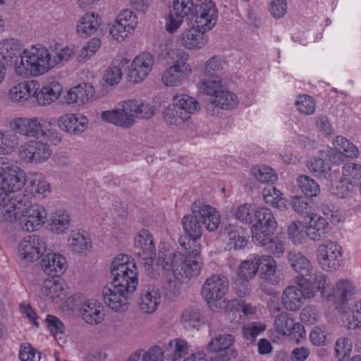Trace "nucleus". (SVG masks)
<instances>
[{"mask_svg": "<svg viewBox=\"0 0 361 361\" xmlns=\"http://www.w3.org/2000/svg\"><path fill=\"white\" fill-rule=\"evenodd\" d=\"M199 218L197 215L192 214L185 216L182 219V225L185 233L192 239L193 242L200 238L202 234V228L199 223Z\"/></svg>", "mask_w": 361, "mask_h": 361, "instance_id": "nucleus-44", "label": "nucleus"}, {"mask_svg": "<svg viewBox=\"0 0 361 361\" xmlns=\"http://www.w3.org/2000/svg\"><path fill=\"white\" fill-rule=\"evenodd\" d=\"M67 247L73 253L85 255L92 249V240L86 233L73 231L67 239Z\"/></svg>", "mask_w": 361, "mask_h": 361, "instance_id": "nucleus-30", "label": "nucleus"}, {"mask_svg": "<svg viewBox=\"0 0 361 361\" xmlns=\"http://www.w3.org/2000/svg\"><path fill=\"white\" fill-rule=\"evenodd\" d=\"M261 244H255L257 246L263 247L268 252L274 254L276 257H281L285 252V245L283 240L279 237L267 235L264 238Z\"/></svg>", "mask_w": 361, "mask_h": 361, "instance_id": "nucleus-52", "label": "nucleus"}, {"mask_svg": "<svg viewBox=\"0 0 361 361\" xmlns=\"http://www.w3.org/2000/svg\"><path fill=\"white\" fill-rule=\"evenodd\" d=\"M118 23L133 33L137 26V17L130 9L121 11L115 19Z\"/></svg>", "mask_w": 361, "mask_h": 361, "instance_id": "nucleus-59", "label": "nucleus"}, {"mask_svg": "<svg viewBox=\"0 0 361 361\" xmlns=\"http://www.w3.org/2000/svg\"><path fill=\"white\" fill-rule=\"evenodd\" d=\"M295 105L297 110L304 115H312L316 109L314 99L308 94L298 95L295 99Z\"/></svg>", "mask_w": 361, "mask_h": 361, "instance_id": "nucleus-54", "label": "nucleus"}, {"mask_svg": "<svg viewBox=\"0 0 361 361\" xmlns=\"http://www.w3.org/2000/svg\"><path fill=\"white\" fill-rule=\"evenodd\" d=\"M88 118L81 113H68L58 118L59 128L67 133L78 135L88 128Z\"/></svg>", "mask_w": 361, "mask_h": 361, "instance_id": "nucleus-22", "label": "nucleus"}, {"mask_svg": "<svg viewBox=\"0 0 361 361\" xmlns=\"http://www.w3.org/2000/svg\"><path fill=\"white\" fill-rule=\"evenodd\" d=\"M18 144L16 133L8 130H0V154H11Z\"/></svg>", "mask_w": 361, "mask_h": 361, "instance_id": "nucleus-46", "label": "nucleus"}, {"mask_svg": "<svg viewBox=\"0 0 361 361\" xmlns=\"http://www.w3.org/2000/svg\"><path fill=\"white\" fill-rule=\"evenodd\" d=\"M274 329L281 336H290L296 343L305 338L303 325L296 322L293 316L286 312H283L276 317Z\"/></svg>", "mask_w": 361, "mask_h": 361, "instance_id": "nucleus-16", "label": "nucleus"}, {"mask_svg": "<svg viewBox=\"0 0 361 361\" xmlns=\"http://www.w3.org/2000/svg\"><path fill=\"white\" fill-rule=\"evenodd\" d=\"M41 292L46 301L57 303L64 294V288L60 281L52 278L44 281Z\"/></svg>", "mask_w": 361, "mask_h": 361, "instance_id": "nucleus-34", "label": "nucleus"}, {"mask_svg": "<svg viewBox=\"0 0 361 361\" xmlns=\"http://www.w3.org/2000/svg\"><path fill=\"white\" fill-rule=\"evenodd\" d=\"M95 89L90 83L83 82L69 89L64 99L68 105L82 106L95 100Z\"/></svg>", "mask_w": 361, "mask_h": 361, "instance_id": "nucleus-20", "label": "nucleus"}, {"mask_svg": "<svg viewBox=\"0 0 361 361\" xmlns=\"http://www.w3.org/2000/svg\"><path fill=\"white\" fill-rule=\"evenodd\" d=\"M288 262L290 267L297 272L310 275L314 267L310 259L298 251H290L287 255Z\"/></svg>", "mask_w": 361, "mask_h": 361, "instance_id": "nucleus-37", "label": "nucleus"}, {"mask_svg": "<svg viewBox=\"0 0 361 361\" xmlns=\"http://www.w3.org/2000/svg\"><path fill=\"white\" fill-rule=\"evenodd\" d=\"M200 0L195 4L192 0H173V8L175 16L184 18L189 15L197 16Z\"/></svg>", "mask_w": 361, "mask_h": 361, "instance_id": "nucleus-42", "label": "nucleus"}, {"mask_svg": "<svg viewBox=\"0 0 361 361\" xmlns=\"http://www.w3.org/2000/svg\"><path fill=\"white\" fill-rule=\"evenodd\" d=\"M335 155L336 152L333 149L319 150L308 160L307 167L316 177L326 179L331 183L334 179V174L331 172L328 159L331 160Z\"/></svg>", "mask_w": 361, "mask_h": 361, "instance_id": "nucleus-17", "label": "nucleus"}, {"mask_svg": "<svg viewBox=\"0 0 361 361\" xmlns=\"http://www.w3.org/2000/svg\"><path fill=\"white\" fill-rule=\"evenodd\" d=\"M154 65V57L149 52L137 54L132 61L128 68V77L133 83H140L145 80Z\"/></svg>", "mask_w": 361, "mask_h": 361, "instance_id": "nucleus-18", "label": "nucleus"}, {"mask_svg": "<svg viewBox=\"0 0 361 361\" xmlns=\"http://www.w3.org/2000/svg\"><path fill=\"white\" fill-rule=\"evenodd\" d=\"M228 289L227 279L221 274L208 278L202 287V295L212 310L223 309L227 305L226 294Z\"/></svg>", "mask_w": 361, "mask_h": 361, "instance_id": "nucleus-10", "label": "nucleus"}, {"mask_svg": "<svg viewBox=\"0 0 361 361\" xmlns=\"http://www.w3.org/2000/svg\"><path fill=\"white\" fill-rule=\"evenodd\" d=\"M191 211L209 231H214L219 228L221 215L214 207L201 202H195L191 206Z\"/></svg>", "mask_w": 361, "mask_h": 361, "instance_id": "nucleus-21", "label": "nucleus"}, {"mask_svg": "<svg viewBox=\"0 0 361 361\" xmlns=\"http://www.w3.org/2000/svg\"><path fill=\"white\" fill-rule=\"evenodd\" d=\"M180 245L186 250L185 254L175 252L165 255L159 252V262L164 269L171 270L175 279L188 282L197 276L203 267L201 245L193 242V247L190 245L188 250L185 242L180 241Z\"/></svg>", "mask_w": 361, "mask_h": 361, "instance_id": "nucleus-3", "label": "nucleus"}, {"mask_svg": "<svg viewBox=\"0 0 361 361\" xmlns=\"http://www.w3.org/2000/svg\"><path fill=\"white\" fill-rule=\"evenodd\" d=\"M255 264L260 277L267 282L276 285L280 282L277 276V262L270 255H255Z\"/></svg>", "mask_w": 361, "mask_h": 361, "instance_id": "nucleus-24", "label": "nucleus"}, {"mask_svg": "<svg viewBox=\"0 0 361 361\" xmlns=\"http://www.w3.org/2000/svg\"><path fill=\"white\" fill-rule=\"evenodd\" d=\"M255 223L251 226L252 240L261 244L267 235H272L278 224L273 212L267 207H260L255 211Z\"/></svg>", "mask_w": 361, "mask_h": 361, "instance_id": "nucleus-11", "label": "nucleus"}, {"mask_svg": "<svg viewBox=\"0 0 361 361\" xmlns=\"http://www.w3.org/2000/svg\"><path fill=\"white\" fill-rule=\"evenodd\" d=\"M264 202L274 208L281 211L288 209L287 200L283 197V193L273 185L265 187L262 192Z\"/></svg>", "mask_w": 361, "mask_h": 361, "instance_id": "nucleus-35", "label": "nucleus"}, {"mask_svg": "<svg viewBox=\"0 0 361 361\" xmlns=\"http://www.w3.org/2000/svg\"><path fill=\"white\" fill-rule=\"evenodd\" d=\"M161 302V293L154 286H148L143 289L139 298L140 310L145 314L154 312Z\"/></svg>", "mask_w": 361, "mask_h": 361, "instance_id": "nucleus-27", "label": "nucleus"}, {"mask_svg": "<svg viewBox=\"0 0 361 361\" xmlns=\"http://www.w3.org/2000/svg\"><path fill=\"white\" fill-rule=\"evenodd\" d=\"M101 118L104 122L124 129L131 128L135 123V118L130 99L119 103L114 109L103 111Z\"/></svg>", "mask_w": 361, "mask_h": 361, "instance_id": "nucleus-14", "label": "nucleus"}, {"mask_svg": "<svg viewBox=\"0 0 361 361\" xmlns=\"http://www.w3.org/2000/svg\"><path fill=\"white\" fill-rule=\"evenodd\" d=\"M251 173L262 183H274L278 179L277 173L268 166L258 165L252 168Z\"/></svg>", "mask_w": 361, "mask_h": 361, "instance_id": "nucleus-49", "label": "nucleus"}, {"mask_svg": "<svg viewBox=\"0 0 361 361\" xmlns=\"http://www.w3.org/2000/svg\"><path fill=\"white\" fill-rule=\"evenodd\" d=\"M44 271L53 278L62 275L67 269L66 258L55 252L48 253L42 261Z\"/></svg>", "mask_w": 361, "mask_h": 361, "instance_id": "nucleus-29", "label": "nucleus"}, {"mask_svg": "<svg viewBox=\"0 0 361 361\" xmlns=\"http://www.w3.org/2000/svg\"><path fill=\"white\" fill-rule=\"evenodd\" d=\"M223 89L221 81L216 79H203L200 82V90L212 100Z\"/></svg>", "mask_w": 361, "mask_h": 361, "instance_id": "nucleus-57", "label": "nucleus"}, {"mask_svg": "<svg viewBox=\"0 0 361 361\" xmlns=\"http://www.w3.org/2000/svg\"><path fill=\"white\" fill-rule=\"evenodd\" d=\"M200 109L196 99L186 94H178L173 97V104L164 111V118L169 125L180 127Z\"/></svg>", "mask_w": 361, "mask_h": 361, "instance_id": "nucleus-8", "label": "nucleus"}, {"mask_svg": "<svg viewBox=\"0 0 361 361\" xmlns=\"http://www.w3.org/2000/svg\"><path fill=\"white\" fill-rule=\"evenodd\" d=\"M351 320L348 325V329H361V298L356 300L350 307Z\"/></svg>", "mask_w": 361, "mask_h": 361, "instance_id": "nucleus-64", "label": "nucleus"}, {"mask_svg": "<svg viewBox=\"0 0 361 361\" xmlns=\"http://www.w3.org/2000/svg\"><path fill=\"white\" fill-rule=\"evenodd\" d=\"M22 47L20 42L16 39H4L0 41V56L6 63H12L20 60Z\"/></svg>", "mask_w": 361, "mask_h": 361, "instance_id": "nucleus-32", "label": "nucleus"}, {"mask_svg": "<svg viewBox=\"0 0 361 361\" xmlns=\"http://www.w3.org/2000/svg\"><path fill=\"white\" fill-rule=\"evenodd\" d=\"M342 178L348 185H356L361 180V164L353 162L342 167Z\"/></svg>", "mask_w": 361, "mask_h": 361, "instance_id": "nucleus-50", "label": "nucleus"}, {"mask_svg": "<svg viewBox=\"0 0 361 361\" xmlns=\"http://www.w3.org/2000/svg\"><path fill=\"white\" fill-rule=\"evenodd\" d=\"M197 6L196 25L185 29L177 37L180 45L188 50L197 51L208 43L207 32L212 30L217 21L218 11L212 0H200Z\"/></svg>", "mask_w": 361, "mask_h": 361, "instance_id": "nucleus-2", "label": "nucleus"}, {"mask_svg": "<svg viewBox=\"0 0 361 361\" xmlns=\"http://www.w3.org/2000/svg\"><path fill=\"white\" fill-rule=\"evenodd\" d=\"M255 264V256L241 262L238 267V278L243 281H249L252 279L257 272Z\"/></svg>", "mask_w": 361, "mask_h": 361, "instance_id": "nucleus-55", "label": "nucleus"}, {"mask_svg": "<svg viewBox=\"0 0 361 361\" xmlns=\"http://www.w3.org/2000/svg\"><path fill=\"white\" fill-rule=\"evenodd\" d=\"M112 283L133 293L138 284V270L134 260L127 255H118L111 264Z\"/></svg>", "mask_w": 361, "mask_h": 361, "instance_id": "nucleus-7", "label": "nucleus"}, {"mask_svg": "<svg viewBox=\"0 0 361 361\" xmlns=\"http://www.w3.org/2000/svg\"><path fill=\"white\" fill-rule=\"evenodd\" d=\"M168 348L172 361H180L188 352V343L180 338H175L169 341Z\"/></svg>", "mask_w": 361, "mask_h": 361, "instance_id": "nucleus-53", "label": "nucleus"}, {"mask_svg": "<svg viewBox=\"0 0 361 361\" xmlns=\"http://www.w3.org/2000/svg\"><path fill=\"white\" fill-rule=\"evenodd\" d=\"M307 238L312 241L324 239L329 231L328 221L322 216L312 214L305 225Z\"/></svg>", "mask_w": 361, "mask_h": 361, "instance_id": "nucleus-25", "label": "nucleus"}, {"mask_svg": "<svg viewBox=\"0 0 361 361\" xmlns=\"http://www.w3.org/2000/svg\"><path fill=\"white\" fill-rule=\"evenodd\" d=\"M75 46L68 45L61 49L51 52V62L52 69L61 68L67 64L75 55Z\"/></svg>", "mask_w": 361, "mask_h": 361, "instance_id": "nucleus-41", "label": "nucleus"}, {"mask_svg": "<svg viewBox=\"0 0 361 361\" xmlns=\"http://www.w3.org/2000/svg\"><path fill=\"white\" fill-rule=\"evenodd\" d=\"M51 125V121L44 117L16 118L11 123L12 129L18 134L36 138L41 137L57 145L61 141V136L57 130L47 128Z\"/></svg>", "mask_w": 361, "mask_h": 361, "instance_id": "nucleus-5", "label": "nucleus"}, {"mask_svg": "<svg viewBox=\"0 0 361 361\" xmlns=\"http://www.w3.org/2000/svg\"><path fill=\"white\" fill-rule=\"evenodd\" d=\"M135 122L137 119H149L155 114V106L145 101L130 99Z\"/></svg>", "mask_w": 361, "mask_h": 361, "instance_id": "nucleus-43", "label": "nucleus"}, {"mask_svg": "<svg viewBox=\"0 0 361 361\" xmlns=\"http://www.w3.org/2000/svg\"><path fill=\"white\" fill-rule=\"evenodd\" d=\"M181 324L186 329L198 328L200 325V314L197 310L186 309L181 315Z\"/></svg>", "mask_w": 361, "mask_h": 361, "instance_id": "nucleus-58", "label": "nucleus"}, {"mask_svg": "<svg viewBox=\"0 0 361 361\" xmlns=\"http://www.w3.org/2000/svg\"><path fill=\"white\" fill-rule=\"evenodd\" d=\"M80 317L87 324L97 325L104 319V307L94 300H84L78 309Z\"/></svg>", "mask_w": 361, "mask_h": 361, "instance_id": "nucleus-23", "label": "nucleus"}, {"mask_svg": "<svg viewBox=\"0 0 361 361\" xmlns=\"http://www.w3.org/2000/svg\"><path fill=\"white\" fill-rule=\"evenodd\" d=\"M297 184L303 194L307 197H314L319 195L320 187L312 178L301 175L297 178Z\"/></svg>", "mask_w": 361, "mask_h": 361, "instance_id": "nucleus-47", "label": "nucleus"}, {"mask_svg": "<svg viewBox=\"0 0 361 361\" xmlns=\"http://www.w3.org/2000/svg\"><path fill=\"white\" fill-rule=\"evenodd\" d=\"M133 33L128 30L125 27L118 23L116 20L111 24L109 28L110 39L116 42H123L129 35Z\"/></svg>", "mask_w": 361, "mask_h": 361, "instance_id": "nucleus-63", "label": "nucleus"}, {"mask_svg": "<svg viewBox=\"0 0 361 361\" xmlns=\"http://www.w3.org/2000/svg\"><path fill=\"white\" fill-rule=\"evenodd\" d=\"M295 285L287 286L283 291L281 301L284 307L289 311H297L307 299L316 295V290L310 286V280L303 276H296Z\"/></svg>", "mask_w": 361, "mask_h": 361, "instance_id": "nucleus-9", "label": "nucleus"}, {"mask_svg": "<svg viewBox=\"0 0 361 361\" xmlns=\"http://www.w3.org/2000/svg\"><path fill=\"white\" fill-rule=\"evenodd\" d=\"M188 54L182 49H171L167 52L169 66L164 71L162 82L168 87H176L184 82L192 73L188 63Z\"/></svg>", "mask_w": 361, "mask_h": 361, "instance_id": "nucleus-6", "label": "nucleus"}, {"mask_svg": "<svg viewBox=\"0 0 361 361\" xmlns=\"http://www.w3.org/2000/svg\"><path fill=\"white\" fill-rule=\"evenodd\" d=\"M52 70L51 51L41 44L24 49L14 64L16 74L22 78L39 77Z\"/></svg>", "mask_w": 361, "mask_h": 361, "instance_id": "nucleus-4", "label": "nucleus"}, {"mask_svg": "<svg viewBox=\"0 0 361 361\" xmlns=\"http://www.w3.org/2000/svg\"><path fill=\"white\" fill-rule=\"evenodd\" d=\"M132 292L111 283L102 289L103 300L111 310L117 312H123L128 310L129 305V294Z\"/></svg>", "mask_w": 361, "mask_h": 361, "instance_id": "nucleus-19", "label": "nucleus"}, {"mask_svg": "<svg viewBox=\"0 0 361 361\" xmlns=\"http://www.w3.org/2000/svg\"><path fill=\"white\" fill-rule=\"evenodd\" d=\"M228 244L235 250L244 248L247 243V235L240 226L229 224L226 227Z\"/></svg>", "mask_w": 361, "mask_h": 361, "instance_id": "nucleus-36", "label": "nucleus"}, {"mask_svg": "<svg viewBox=\"0 0 361 361\" xmlns=\"http://www.w3.org/2000/svg\"><path fill=\"white\" fill-rule=\"evenodd\" d=\"M18 154L24 163L41 164L50 158L51 149L46 142L30 140L19 146Z\"/></svg>", "mask_w": 361, "mask_h": 361, "instance_id": "nucleus-13", "label": "nucleus"}, {"mask_svg": "<svg viewBox=\"0 0 361 361\" xmlns=\"http://www.w3.org/2000/svg\"><path fill=\"white\" fill-rule=\"evenodd\" d=\"M47 251V243L38 235H29L22 238L18 245V255L25 262L39 259Z\"/></svg>", "mask_w": 361, "mask_h": 361, "instance_id": "nucleus-15", "label": "nucleus"}, {"mask_svg": "<svg viewBox=\"0 0 361 361\" xmlns=\"http://www.w3.org/2000/svg\"><path fill=\"white\" fill-rule=\"evenodd\" d=\"M287 234L289 239L295 245H301L306 243L307 234L306 228L302 221L298 220L293 221L288 226Z\"/></svg>", "mask_w": 361, "mask_h": 361, "instance_id": "nucleus-45", "label": "nucleus"}, {"mask_svg": "<svg viewBox=\"0 0 361 361\" xmlns=\"http://www.w3.org/2000/svg\"><path fill=\"white\" fill-rule=\"evenodd\" d=\"M255 206L250 203H244L238 205L234 212L236 219L245 224L252 222V214L255 211Z\"/></svg>", "mask_w": 361, "mask_h": 361, "instance_id": "nucleus-61", "label": "nucleus"}, {"mask_svg": "<svg viewBox=\"0 0 361 361\" xmlns=\"http://www.w3.org/2000/svg\"><path fill=\"white\" fill-rule=\"evenodd\" d=\"M355 293V286L348 279H340L335 283L332 291L329 292L330 300H338L345 301Z\"/></svg>", "mask_w": 361, "mask_h": 361, "instance_id": "nucleus-39", "label": "nucleus"}, {"mask_svg": "<svg viewBox=\"0 0 361 361\" xmlns=\"http://www.w3.org/2000/svg\"><path fill=\"white\" fill-rule=\"evenodd\" d=\"M27 181L25 172L17 161L0 157V209L9 222L19 221L20 228L26 232L39 230L45 224L47 213L39 204H31L30 197L25 194L12 195L20 190Z\"/></svg>", "mask_w": 361, "mask_h": 361, "instance_id": "nucleus-1", "label": "nucleus"}, {"mask_svg": "<svg viewBox=\"0 0 361 361\" xmlns=\"http://www.w3.org/2000/svg\"><path fill=\"white\" fill-rule=\"evenodd\" d=\"M35 81L23 82L13 86L8 91V98L13 102L22 103L33 97L35 86Z\"/></svg>", "mask_w": 361, "mask_h": 361, "instance_id": "nucleus-33", "label": "nucleus"}, {"mask_svg": "<svg viewBox=\"0 0 361 361\" xmlns=\"http://www.w3.org/2000/svg\"><path fill=\"white\" fill-rule=\"evenodd\" d=\"M62 90V86L58 82H52L43 86L39 91L35 86L33 97L39 105H49L59 98Z\"/></svg>", "mask_w": 361, "mask_h": 361, "instance_id": "nucleus-31", "label": "nucleus"}, {"mask_svg": "<svg viewBox=\"0 0 361 361\" xmlns=\"http://www.w3.org/2000/svg\"><path fill=\"white\" fill-rule=\"evenodd\" d=\"M238 102L239 99L235 94L222 89L218 94L213 97L212 100H209L206 106V109L209 114L213 115L214 114V107L230 110L237 106Z\"/></svg>", "mask_w": 361, "mask_h": 361, "instance_id": "nucleus-28", "label": "nucleus"}, {"mask_svg": "<svg viewBox=\"0 0 361 361\" xmlns=\"http://www.w3.org/2000/svg\"><path fill=\"white\" fill-rule=\"evenodd\" d=\"M31 192L35 195L45 197L50 192V185L40 175L32 178L29 183Z\"/></svg>", "mask_w": 361, "mask_h": 361, "instance_id": "nucleus-62", "label": "nucleus"}, {"mask_svg": "<svg viewBox=\"0 0 361 361\" xmlns=\"http://www.w3.org/2000/svg\"><path fill=\"white\" fill-rule=\"evenodd\" d=\"M234 343V337L231 334H221L213 338L207 344L209 352L223 351L229 348Z\"/></svg>", "mask_w": 361, "mask_h": 361, "instance_id": "nucleus-51", "label": "nucleus"}, {"mask_svg": "<svg viewBox=\"0 0 361 361\" xmlns=\"http://www.w3.org/2000/svg\"><path fill=\"white\" fill-rule=\"evenodd\" d=\"M102 20L99 14L94 12H87L78 19L75 29L77 34L82 38H87L94 35L99 26Z\"/></svg>", "mask_w": 361, "mask_h": 361, "instance_id": "nucleus-26", "label": "nucleus"}, {"mask_svg": "<svg viewBox=\"0 0 361 361\" xmlns=\"http://www.w3.org/2000/svg\"><path fill=\"white\" fill-rule=\"evenodd\" d=\"M343 254L342 247L330 240L319 244L316 250L317 263L325 271L338 269L342 262Z\"/></svg>", "mask_w": 361, "mask_h": 361, "instance_id": "nucleus-12", "label": "nucleus"}, {"mask_svg": "<svg viewBox=\"0 0 361 361\" xmlns=\"http://www.w3.org/2000/svg\"><path fill=\"white\" fill-rule=\"evenodd\" d=\"M135 245L141 249L142 252H149L155 250L152 236L149 232L145 229L140 231L135 238Z\"/></svg>", "mask_w": 361, "mask_h": 361, "instance_id": "nucleus-60", "label": "nucleus"}, {"mask_svg": "<svg viewBox=\"0 0 361 361\" xmlns=\"http://www.w3.org/2000/svg\"><path fill=\"white\" fill-rule=\"evenodd\" d=\"M50 229L57 235L64 233L70 227L71 218L68 213L59 209L53 212L50 216Z\"/></svg>", "mask_w": 361, "mask_h": 361, "instance_id": "nucleus-38", "label": "nucleus"}, {"mask_svg": "<svg viewBox=\"0 0 361 361\" xmlns=\"http://www.w3.org/2000/svg\"><path fill=\"white\" fill-rule=\"evenodd\" d=\"M332 145L334 147L333 150L334 149L338 153L348 158L355 159L359 156L358 148L343 136H336L332 142Z\"/></svg>", "mask_w": 361, "mask_h": 361, "instance_id": "nucleus-40", "label": "nucleus"}, {"mask_svg": "<svg viewBox=\"0 0 361 361\" xmlns=\"http://www.w3.org/2000/svg\"><path fill=\"white\" fill-rule=\"evenodd\" d=\"M51 332L59 344L65 343L64 326L61 321L55 316L47 315L45 319Z\"/></svg>", "mask_w": 361, "mask_h": 361, "instance_id": "nucleus-56", "label": "nucleus"}, {"mask_svg": "<svg viewBox=\"0 0 361 361\" xmlns=\"http://www.w3.org/2000/svg\"><path fill=\"white\" fill-rule=\"evenodd\" d=\"M310 278V286L316 290V293L321 290L323 298L330 300V294L327 290L328 283L327 277L324 274L317 271H312L310 275H307Z\"/></svg>", "mask_w": 361, "mask_h": 361, "instance_id": "nucleus-48", "label": "nucleus"}]
</instances>
